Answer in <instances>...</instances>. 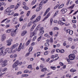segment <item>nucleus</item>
Segmentation results:
<instances>
[{
    "instance_id": "35",
    "label": "nucleus",
    "mask_w": 78,
    "mask_h": 78,
    "mask_svg": "<svg viewBox=\"0 0 78 78\" xmlns=\"http://www.w3.org/2000/svg\"><path fill=\"white\" fill-rule=\"evenodd\" d=\"M11 34V35L12 36H15V34H14V32H12Z\"/></svg>"
},
{
    "instance_id": "34",
    "label": "nucleus",
    "mask_w": 78,
    "mask_h": 78,
    "mask_svg": "<svg viewBox=\"0 0 78 78\" xmlns=\"http://www.w3.org/2000/svg\"><path fill=\"white\" fill-rule=\"evenodd\" d=\"M53 38H51L49 40V42L50 43H53Z\"/></svg>"
},
{
    "instance_id": "25",
    "label": "nucleus",
    "mask_w": 78,
    "mask_h": 78,
    "mask_svg": "<svg viewBox=\"0 0 78 78\" xmlns=\"http://www.w3.org/2000/svg\"><path fill=\"white\" fill-rule=\"evenodd\" d=\"M32 24V22L31 21L27 25V27H30L31 25Z\"/></svg>"
},
{
    "instance_id": "49",
    "label": "nucleus",
    "mask_w": 78,
    "mask_h": 78,
    "mask_svg": "<svg viewBox=\"0 0 78 78\" xmlns=\"http://www.w3.org/2000/svg\"><path fill=\"white\" fill-rule=\"evenodd\" d=\"M40 67L41 69H43L44 68V65H41L40 66Z\"/></svg>"
},
{
    "instance_id": "39",
    "label": "nucleus",
    "mask_w": 78,
    "mask_h": 78,
    "mask_svg": "<svg viewBox=\"0 0 78 78\" xmlns=\"http://www.w3.org/2000/svg\"><path fill=\"white\" fill-rule=\"evenodd\" d=\"M20 21L21 22V21H23V17L20 16L19 19Z\"/></svg>"
},
{
    "instance_id": "52",
    "label": "nucleus",
    "mask_w": 78,
    "mask_h": 78,
    "mask_svg": "<svg viewBox=\"0 0 78 78\" xmlns=\"http://www.w3.org/2000/svg\"><path fill=\"white\" fill-rule=\"evenodd\" d=\"M11 49V48H7L6 50V51H7V52H9V50H10Z\"/></svg>"
},
{
    "instance_id": "18",
    "label": "nucleus",
    "mask_w": 78,
    "mask_h": 78,
    "mask_svg": "<svg viewBox=\"0 0 78 78\" xmlns=\"http://www.w3.org/2000/svg\"><path fill=\"white\" fill-rule=\"evenodd\" d=\"M44 33V30H43L42 31H41L39 34V36H41L42 34H43Z\"/></svg>"
},
{
    "instance_id": "63",
    "label": "nucleus",
    "mask_w": 78,
    "mask_h": 78,
    "mask_svg": "<svg viewBox=\"0 0 78 78\" xmlns=\"http://www.w3.org/2000/svg\"><path fill=\"white\" fill-rule=\"evenodd\" d=\"M77 12H78V10L75 12L73 14V15H75V14H76Z\"/></svg>"
},
{
    "instance_id": "4",
    "label": "nucleus",
    "mask_w": 78,
    "mask_h": 78,
    "mask_svg": "<svg viewBox=\"0 0 78 78\" xmlns=\"http://www.w3.org/2000/svg\"><path fill=\"white\" fill-rule=\"evenodd\" d=\"M22 43H20V46L18 49V51H19L20 50H21V49H23V48H24V46H25V44H23L22 45V47H21L22 46Z\"/></svg>"
},
{
    "instance_id": "42",
    "label": "nucleus",
    "mask_w": 78,
    "mask_h": 78,
    "mask_svg": "<svg viewBox=\"0 0 78 78\" xmlns=\"http://www.w3.org/2000/svg\"><path fill=\"white\" fill-rule=\"evenodd\" d=\"M36 35V34H31L30 35V37H33V36H35V35Z\"/></svg>"
},
{
    "instance_id": "7",
    "label": "nucleus",
    "mask_w": 78,
    "mask_h": 78,
    "mask_svg": "<svg viewBox=\"0 0 78 78\" xmlns=\"http://www.w3.org/2000/svg\"><path fill=\"white\" fill-rule=\"evenodd\" d=\"M6 36L5 34H3L2 35L1 38L2 41H3L5 40V39H6Z\"/></svg>"
},
{
    "instance_id": "3",
    "label": "nucleus",
    "mask_w": 78,
    "mask_h": 78,
    "mask_svg": "<svg viewBox=\"0 0 78 78\" xmlns=\"http://www.w3.org/2000/svg\"><path fill=\"white\" fill-rule=\"evenodd\" d=\"M69 58L70 60H73L75 58V55L74 54H71L69 55Z\"/></svg>"
},
{
    "instance_id": "11",
    "label": "nucleus",
    "mask_w": 78,
    "mask_h": 78,
    "mask_svg": "<svg viewBox=\"0 0 78 78\" xmlns=\"http://www.w3.org/2000/svg\"><path fill=\"white\" fill-rule=\"evenodd\" d=\"M19 27V25H17L16 26H15V27L16 28V29H15V30H14V33H16V31L17 30V29H18V27Z\"/></svg>"
},
{
    "instance_id": "53",
    "label": "nucleus",
    "mask_w": 78,
    "mask_h": 78,
    "mask_svg": "<svg viewBox=\"0 0 78 78\" xmlns=\"http://www.w3.org/2000/svg\"><path fill=\"white\" fill-rule=\"evenodd\" d=\"M27 68H28V69H31V68H32V65H29Z\"/></svg>"
},
{
    "instance_id": "2",
    "label": "nucleus",
    "mask_w": 78,
    "mask_h": 78,
    "mask_svg": "<svg viewBox=\"0 0 78 78\" xmlns=\"http://www.w3.org/2000/svg\"><path fill=\"white\" fill-rule=\"evenodd\" d=\"M22 64V62H19V61L18 60H17L12 65V67L14 69L16 68L17 66L19 65V66H20L21 64Z\"/></svg>"
},
{
    "instance_id": "23",
    "label": "nucleus",
    "mask_w": 78,
    "mask_h": 78,
    "mask_svg": "<svg viewBox=\"0 0 78 78\" xmlns=\"http://www.w3.org/2000/svg\"><path fill=\"white\" fill-rule=\"evenodd\" d=\"M23 8L25 9V10H28V9H29V7L26 6L23 7Z\"/></svg>"
},
{
    "instance_id": "16",
    "label": "nucleus",
    "mask_w": 78,
    "mask_h": 78,
    "mask_svg": "<svg viewBox=\"0 0 78 78\" xmlns=\"http://www.w3.org/2000/svg\"><path fill=\"white\" fill-rule=\"evenodd\" d=\"M58 12H59V10H57V12H56L53 15L54 17H55V16L58 14Z\"/></svg>"
},
{
    "instance_id": "41",
    "label": "nucleus",
    "mask_w": 78,
    "mask_h": 78,
    "mask_svg": "<svg viewBox=\"0 0 78 78\" xmlns=\"http://www.w3.org/2000/svg\"><path fill=\"white\" fill-rule=\"evenodd\" d=\"M50 8H48L47 10L46 11V12H47V13H48V12H49V11H50Z\"/></svg>"
},
{
    "instance_id": "28",
    "label": "nucleus",
    "mask_w": 78,
    "mask_h": 78,
    "mask_svg": "<svg viewBox=\"0 0 78 78\" xmlns=\"http://www.w3.org/2000/svg\"><path fill=\"white\" fill-rule=\"evenodd\" d=\"M39 24L36 28V29H35L36 31H38L39 30V29L40 27H39Z\"/></svg>"
},
{
    "instance_id": "55",
    "label": "nucleus",
    "mask_w": 78,
    "mask_h": 78,
    "mask_svg": "<svg viewBox=\"0 0 78 78\" xmlns=\"http://www.w3.org/2000/svg\"><path fill=\"white\" fill-rule=\"evenodd\" d=\"M73 54H76V53H77V51H76V50H74L73 51Z\"/></svg>"
},
{
    "instance_id": "48",
    "label": "nucleus",
    "mask_w": 78,
    "mask_h": 78,
    "mask_svg": "<svg viewBox=\"0 0 78 78\" xmlns=\"http://www.w3.org/2000/svg\"><path fill=\"white\" fill-rule=\"evenodd\" d=\"M10 21H11V20H7V21H6L5 23H9V22H10Z\"/></svg>"
},
{
    "instance_id": "24",
    "label": "nucleus",
    "mask_w": 78,
    "mask_h": 78,
    "mask_svg": "<svg viewBox=\"0 0 78 78\" xmlns=\"http://www.w3.org/2000/svg\"><path fill=\"white\" fill-rule=\"evenodd\" d=\"M5 47L4 46L2 47L1 48H0V50L1 51H2L3 50V51L4 50H5Z\"/></svg>"
},
{
    "instance_id": "30",
    "label": "nucleus",
    "mask_w": 78,
    "mask_h": 78,
    "mask_svg": "<svg viewBox=\"0 0 78 78\" xmlns=\"http://www.w3.org/2000/svg\"><path fill=\"white\" fill-rule=\"evenodd\" d=\"M60 5V4H57L55 6V7H54V9H56V8H58V6H59Z\"/></svg>"
},
{
    "instance_id": "60",
    "label": "nucleus",
    "mask_w": 78,
    "mask_h": 78,
    "mask_svg": "<svg viewBox=\"0 0 78 78\" xmlns=\"http://www.w3.org/2000/svg\"><path fill=\"white\" fill-rule=\"evenodd\" d=\"M41 53L40 52H38L37 53V57H38L39 56H40V53Z\"/></svg>"
},
{
    "instance_id": "36",
    "label": "nucleus",
    "mask_w": 78,
    "mask_h": 78,
    "mask_svg": "<svg viewBox=\"0 0 78 78\" xmlns=\"http://www.w3.org/2000/svg\"><path fill=\"white\" fill-rule=\"evenodd\" d=\"M42 9V7H38L37 8L36 10L38 12L39 11L40 9Z\"/></svg>"
},
{
    "instance_id": "12",
    "label": "nucleus",
    "mask_w": 78,
    "mask_h": 78,
    "mask_svg": "<svg viewBox=\"0 0 78 78\" xmlns=\"http://www.w3.org/2000/svg\"><path fill=\"white\" fill-rule=\"evenodd\" d=\"M27 33V31L25 30L23 32V33L21 34V36H23L25 35V34H26Z\"/></svg>"
},
{
    "instance_id": "54",
    "label": "nucleus",
    "mask_w": 78,
    "mask_h": 78,
    "mask_svg": "<svg viewBox=\"0 0 78 78\" xmlns=\"http://www.w3.org/2000/svg\"><path fill=\"white\" fill-rule=\"evenodd\" d=\"M30 54V52L29 51V52H28L26 54V56H29V55Z\"/></svg>"
},
{
    "instance_id": "64",
    "label": "nucleus",
    "mask_w": 78,
    "mask_h": 78,
    "mask_svg": "<svg viewBox=\"0 0 78 78\" xmlns=\"http://www.w3.org/2000/svg\"><path fill=\"white\" fill-rule=\"evenodd\" d=\"M56 51V52H60V50L58 49H57Z\"/></svg>"
},
{
    "instance_id": "26",
    "label": "nucleus",
    "mask_w": 78,
    "mask_h": 78,
    "mask_svg": "<svg viewBox=\"0 0 78 78\" xmlns=\"http://www.w3.org/2000/svg\"><path fill=\"white\" fill-rule=\"evenodd\" d=\"M48 1V0H46V1L43 0L41 2V3L42 4H44V3H46Z\"/></svg>"
},
{
    "instance_id": "56",
    "label": "nucleus",
    "mask_w": 78,
    "mask_h": 78,
    "mask_svg": "<svg viewBox=\"0 0 78 78\" xmlns=\"http://www.w3.org/2000/svg\"><path fill=\"white\" fill-rule=\"evenodd\" d=\"M44 30V28L43 27H41L39 29V31H42V30Z\"/></svg>"
},
{
    "instance_id": "62",
    "label": "nucleus",
    "mask_w": 78,
    "mask_h": 78,
    "mask_svg": "<svg viewBox=\"0 0 78 78\" xmlns=\"http://www.w3.org/2000/svg\"><path fill=\"white\" fill-rule=\"evenodd\" d=\"M62 21H63V22H65L66 21V20L64 18L62 17Z\"/></svg>"
},
{
    "instance_id": "20",
    "label": "nucleus",
    "mask_w": 78,
    "mask_h": 78,
    "mask_svg": "<svg viewBox=\"0 0 78 78\" xmlns=\"http://www.w3.org/2000/svg\"><path fill=\"white\" fill-rule=\"evenodd\" d=\"M64 6V4H62L60 5L58 7V9H60V8H62V7H63Z\"/></svg>"
},
{
    "instance_id": "22",
    "label": "nucleus",
    "mask_w": 78,
    "mask_h": 78,
    "mask_svg": "<svg viewBox=\"0 0 78 78\" xmlns=\"http://www.w3.org/2000/svg\"><path fill=\"white\" fill-rule=\"evenodd\" d=\"M36 0H34L31 3V5H34L35 3H36Z\"/></svg>"
},
{
    "instance_id": "31",
    "label": "nucleus",
    "mask_w": 78,
    "mask_h": 78,
    "mask_svg": "<svg viewBox=\"0 0 78 78\" xmlns=\"http://www.w3.org/2000/svg\"><path fill=\"white\" fill-rule=\"evenodd\" d=\"M36 15H34L32 16V17L30 18V20H33V19H34V18L36 17Z\"/></svg>"
},
{
    "instance_id": "8",
    "label": "nucleus",
    "mask_w": 78,
    "mask_h": 78,
    "mask_svg": "<svg viewBox=\"0 0 78 78\" xmlns=\"http://www.w3.org/2000/svg\"><path fill=\"white\" fill-rule=\"evenodd\" d=\"M41 16H38L37 19L34 20V22H37L38 21H39L40 20H41Z\"/></svg>"
},
{
    "instance_id": "15",
    "label": "nucleus",
    "mask_w": 78,
    "mask_h": 78,
    "mask_svg": "<svg viewBox=\"0 0 78 78\" xmlns=\"http://www.w3.org/2000/svg\"><path fill=\"white\" fill-rule=\"evenodd\" d=\"M12 42V40L11 39H10L9 40H8L6 41V42L7 43H11Z\"/></svg>"
},
{
    "instance_id": "17",
    "label": "nucleus",
    "mask_w": 78,
    "mask_h": 78,
    "mask_svg": "<svg viewBox=\"0 0 78 78\" xmlns=\"http://www.w3.org/2000/svg\"><path fill=\"white\" fill-rule=\"evenodd\" d=\"M59 30V28H58L57 27H55L53 28L52 29V30L53 31H55V30Z\"/></svg>"
},
{
    "instance_id": "57",
    "label": "nucleus",
    "mask_w": 78,
    "mask_h": 78,
    "mask_svg": "<svg viewBox=\"0 0 78 78\" xmlns=\"http://www.w3.org/2000/svg\"><path fill=\"white\" fill-rule=\"evenodd\" d=\"M45 76V74H44L43 75H41L40 76V78H42V77H44V76Z\"/></svg>"
},
{
    "instance_id": "19",
    "label": "nucleus",
    "mask_w": 78,
    "mask_h": 78,
    "mask_svg": "<svg viewBox=\"0 0 78 78\" xmlns=\"http://www.w3.org/2000/svg\"><path fill=\"white\" fill-rule=\"evenodd\" d=\"M33 48L32 46L30 47L29 49V52H31V51L32 50H33Z\"/></svg>"
},
{
    "instance_id": "46",
    "label": "nucleus",
    "mask_w": 78,
    "mask_h": 78,
    "mask_svg": "<svg viewBox=\"0 0 78 78\" xmlns=\"http://www.w3.org/2000/svg\"><path fill=\"white\" fill-rule=\"evenodd\" d=\"M51 68L52 70H55L56 69V67L55 66H51Z\"/></svg>"
},
{
    "instance_id": "14",
    "label": "nucleus",
    "mask_w": 78,
    "mask_h": 78,
    "mask_svg": "<svg viewBox=\"0 0 78 78\" xmlns=\"http://www.w3.org/2000/svg\"><path fill=\"white\" fill-rule=\"evenodd\" d=\"M50 16V13H48L47 15V16H46V17L44 18V20H46Z\"/></svg>"
},
{
    "instance_id": "33",
    "label": "nucleus",
    "mask_w": 78,
    "mask_h": 78,
    "mask_svg": "<svg viewBox=\"0 0 78 78\" xmlns=\"http://www.w3.org/2000/svg\"><path fill=\"white\" fill-rule=\"evenodd\" d=\"M12 49H11V48L10 50H9V52H8V53H9V54H11V53H12L13 51H12Z\"/></svg>"
},
{
    "instance_id": "6",
    "label": "nucleus",
    "mask_w": 78,
    "mask_h": 78,
    "mask_svg": "<svg viewBox=\"0 0 78 78\" xmlns=\"http://www.w3.org/2000/svg\"><path fill=\"white\" fill-rule=\"evenodd\" d=\"M19 46V44L16 43L15 44H13V45H12L11 48V49H14V48H16V47H17Z\"/></svg>"
},
{
    "instance_id": "58",
    "label": "nucleus",
    "mask_w": 78,
    "mask_h": 78,
    "mask_svg": "<svg viewBox=\"0 0 78 78\" xmlns=\"http://www.w3.org/2000/svg\"><path fill=\"white\" fill-rule=\"evenodd\" d=\"M19 15V14L18 13H15L14 15L13 16L14 17H16V16H18Z\"/></svg>"
},
{
    "instance_id": "32",
    "label": "nucleus",
    "mask_w": 78,
    "mask_h": 78,
    "mask_svg": "<svg viewBox=\"0 0 78 78\" xmlns=\"http://www.w3.org/2000/svg\"><path fill=\"white\" fill-rule=\"evenodd\" d=\"M38 5L39 4H37L36 5H35L34 6H33L32 7V9H34L36 7H37V6H38Z\"/></svg>"
},
{
    "instance_id": "9",
    "label": "nucleus",
    "mask_w": 78,
    "mask_h": 78,
    "mask_svg": "<svg viewBox=\"0 0 78 78\" xmlns=\"http://www.w3.org/2000/svg\"><path fill=\"white\" fill-rule=\"evenodd\" d=\"M6 33H11V32H14L13 29H9L6 30Z\"/></svg>"
},
{
    "instance_id": "38",
    "label": "nucleus",
    "mask_w": 78,
    "mask_h": 78,
    "mask_svg": "<svg viewBox=\"0 0 78 78\" xmlns=\"http://www.w3.org/2000/svg\"><path fill=\"white\" fill-rule=\"evenodd\" d=\"M6 20H8V18H6L5 19L3 20L2 22H1V23H4Z\"/></svg>"
},
{
    "instance_id": "1",
    "label": "nucleus",
    "mask_w": 78,
    "mask_h": 78,
    "mask_svg": "<svg viewBox=\"0 0 78 78\" xmlns=\"http://www.w3.org/2000/svg\"><path fill=\"white\" fill-rule=\"evenodd\" d=\"M5 14H7V15L10 16L14 14V11L13 10H11L10 8H8L6 9L5 11Z\"/></svg>"
},
{
    "instance_id": "61",
    "label": "nucleus",
    "mask_w": 78,
    "mask_h": 78,
    "mask_svg": "<svg viewBox=\"0 0 78 78\" xmlns=\"http://www.w3.org/2000/svg\"><path fill=\"white\" fill-rule=\"evenodd\" d=\"M60 52L61 53H64V50L63 49L61 50Z\"/></svg>"
},
{
    "instance_id": "45",
    "label": "nucleus",
    "mask_w": 78,
    "mask_h": 78,
    "mask_svg": "<svg viewBox=\"0 0 78 78\" xmlns=\"http://www.w3.org/2000/svg\"><path fill=\"white\" fill-rule=\"evenodd\" d=\"M48 54V52L47 51H45L44 53V55H47Z\"/></svg>"
},
{
    "instance_id": "10",
    "label": "nucleus",
    "mask_w": 78,
    "mask_h": 78,
    "mask_svg": "<svg viewBox=\"0 0 78 78\" xmlns=\"http://www.w3.org/2000/svg\"><path fill=\"white\" fill-rule=\"evenodd\" d=\"M7 69L6 68H5L3 69H2L0 68V72H1L2 73V72H5L6 71V69Z\"/></svg>"
},
{
    "instance_id": "47",
    "label": "nucleus",
    "mask_w": 78,
    "mask_h": 78,
    "mask_svg": "<svg viewBox=\"0 0 78 78\" xmlns=\"http://www.w3.org/2000/svg\"><path fill=\"white\" fill-rule=\"evenodd\" d=\"M3 52L4 51H3V50L1 51L0 52V56H2L3 54Z\"/></svg>"
},
{
    "instance_id": "50",
    "label": "nucleus",
    "mask_w": 78,
    "mask_h": 78,
    "mask_svg": "<svg viewBox=\"0 0 78 78\" xmlns=\"http://www.w3.org/2000/svg\"><path fill=\"white\" fill-rule=\"evenodd\" d=\"M45 46L46 47H48V46H49V44L48 43H46L45 44Z\"/></svg>"
},
{
    "instance_id": "21",
    "label": "nucleus",
    "mask_w": 78,
    "mask_h": 78,
    "mask_svg": "<svg viewBox=\"0 0 78 78\" xmlns=\"http://www.w3.org/2000/svg\"><path fill=\"white\" fill-rule=\"evenodd\" d=\"M41 72H45V71H46L47 70V68H43L42 69H41Z\"/></svg>"
},
{
    "instance_id": "37",
    "label": "nucleus",
    "mask_w": 78,
    "mask_h": 78,
    "mask_svg": "<svg viewBox=\"0 0 78 78\" xmlns=\"http://www.w3.org/2000/svg\"><path fill=\"white\" fill-rule=\"evenodd\" d=\"M30 42H31V41L30 40H29V41H28L26 43V45H29V44H30Z\"/></svg>"
},
{
    "instance_id": "29",
    "label": "nucleus",
    "mask_w": 78,
    "mask_h": 78,
    "mask_svg": "<svg viewBox=\"0 0 78 78\" xmlns=\"http://www.w3.org/2000/svg\"><path fill=\"white\" fill-rule=\"evenodd\" d=\"M42 36H40L38 38L37 41L38 42H39L40 41H41V38H42Z\"/></svg>"
},
{
    "instance_id": "43",
    "label": "nucleus",
    "mask_w": 78,
    "mask_h": 78,
    "mask_svg": "<svg viewBox=\"0 0 78 78\" xmlns=\"http://www.w3.org/2000/svg\"><path fill=\"white\" fill-rule=\"evenodd\" d=\"M5 74V73H2L1 71H0V77H1L2 75Z\"/></svg>"
},
{
    "instance_id": "13",
    "label": "nucleus",
    "mask_w": 78,
    "mask_h": 78,
    "mask_svg": "<svg viewBox=\"0 0 78 78\" xmlns=\"http://www.w3.org/2000/svg\"><path fill=\"white\" fill-rule=\"evenodd\" d=\"M67 10L64 8L62 9L61 11V12L63 11L64 13H66V12H67Z\"/></svg>"
},
{
    "instance_id": "51",
    "label": "nucleus",
    "mask_w": 78,
    "mask_h": 78,
    "mask_svg": "<svg viewBox=\"0 0 78 78\" xmlns=\"http://www.w3.org/2000/svg\"><path fill=\"white\" fill-rule=\"evenodd\" d=\"M69 34H70V35H72V34H73V31L70 30L69 32Z\"/></svg>"
},
{
    "instance_id": "27",
    "label": "nucleus",
    "mask_w": 78,
    "mask_h": 78,
    "mask_svg": "<svg viewBox=\"0 0 78 78\" xmlns=\"http://www.w3.org/2000/svg\"><path fill=\"white\" fill-rule=\"evenodd\" d=\"M20 6V5L19 4V3H18L17 4V5H16L15 7V9H17V8H18Z\"/></svg>"
},
{
    "instance_id": "44",
    "label": "nucleus",
    "mask_w": 78,
    "mask_h": 78,
    "mask_svg": "<svg viewBox=\"0 0 78 78\" xmlns=\"http://www.w3.org/2000/svg\"><path fill=\"white\" fill-rule=\"evenodd\" d=\"M22 72L21 71L18 72L17 73L16 75H20V74H22Z\"/></svg>"
},
{
    "instance_id": "5",
    "label": "nucleus",
    "mask_w": 78,
    "mask_h": 78,
    "mask_svg": "<svg viewBox=\"0 0 78 78\" xmlns=\"http://www.w3.org/2000/svg\"><path fill=\"white\" fill-rule=\"evenodd\" d=\"M8 62V60H5L4 61L2 62L3 64L2 65V67H5L6 66H7L8 65V63H7V62Z\"/></svg>"
},
{
    "instance_id": "59",
    "label": "nucleus",
    "mask_w": 78,
    "mask_h": 78,
    "mask_svg": "<svg viewBox=\"0 0 78 78\" xmlns=\"http://www.w3.org/2000/svg\"><path fill=\"white\" fill-rule=\"evenodd\" d=\"M28 72H29V71L28 70H26L24 71V73H28Z\"/></svg>"
},
{
    "instance_id": "40",
    "label": "nucleus",
    "mask_w": 78,
    "mask_h": 78,
    "mask_svg": "<svg viewBox=\"0 0 78 78\" xmlns=\"http://www.w3.org/2000/svg\"><path fill=\"white\" fill-rule=\"evenodd\" d=\"M50 25H52V23H53V19L51 18L50 20Z\"/></svg>"
}]
</instances>
